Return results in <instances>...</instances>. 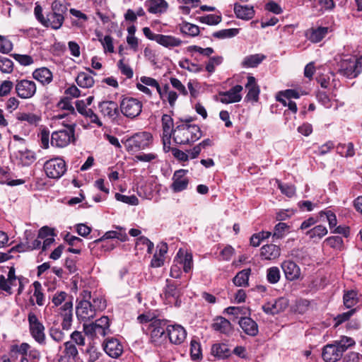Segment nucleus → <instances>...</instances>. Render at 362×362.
<instances>
[{
  "mask_svg": "<svg viewBox=\"0 0 362 362\" xmlns=\"http://www.w3.org/2000/svg\"><path fill=\"white\" fill-rule=\"evenodd\" d=\"M202 136V131L197 124H190L189 121L176 123L173 139L179 145L192 144Z\"/></svg>",
  "mask_w": 362,
  "mask_h": 362,
  "instance_id": "nucleus-1",
  "label": "nucleus"
},
{
  "mask_svg": "<svg viewBox=\"0 0 362 362\" xmlns=\"http://www.w3.org/2000/svg\"><path fill=\"white\" fill-rule=\"evenodd\" d=\"M354 344L355 341L352 338L342 337L340 340L325 345L322 349V357L325 362H337L348 348Z\"/></svg>",
  "mask_w": 362,
  "mask_h": 362,
  "instance_id": "nucleus-2",
  "label": "nucleus"
},
{
  "mask_svg": "<svg viewBox=\"0 0 362 362\" xmlns=\"http://www.w3.org/2000/svg\"><path fill=\"white\" fill-rule=\"evenodd\" d=\"M67 293L64 291H57L52 297V303L54 306L57 307L64 302V305L59 308V314L63 318L62 322V329L69 330L71 327L72 322V308L73 304L71 301H66Z\"/></svg>",
  "mask_w": 362,
  "mask_h": 362,
  "instance_id": "nucleus-3",
  "label": "nucleus"
},
{
  "mask_svg": "<svg viewBox=\"0 0 362 362\" xmlns=\"http://www.w3.org/2000/svg\"><path fill=\"white\" fill-rule=\"evenodd\" d=\"M65 128L54 131L51 135L50 143L52 146L57 148L66 147L71 143H74L75 139V122H71L69 124H64Z\"/></svg>",
  "mask_w": 362,
  "mask_h": 362,
  "instance_id": "nucleus-4",
  "label": "nucleus"
},
{
  "mask_svg": "<svg viewBox=\"0 0 362 362\" xmlns=\"http://www.w3.org/2000/svg\"><path fill=\"white\" fill-rule=\"evenodd\" d=\"M152 135L146 132H138L122 141L129 152H136L148 148L152 142Z\"/></svg>",
  "mask_w": 362,
  "mask_h": 362,
  "instance_id": "nucleus-5",
  "label": "nucleus"
},
{
  "mask_svg": "<svg viewBox=\"0 0 362 362\" xmlns=\"http://www.w3.org/2000/svg\"><path fill=\"white\" fill-rule=\"evenodd\" d=\"M167 327V320L164 319H156L149 324L151 341L156 346L161 344L166 339Z\"/></svg>",
  "mask_w": 362,
  "mask_h": 362,
  "instance_id": "nucleus-6",
  "label": "nucleus"
},
{
  "mask_svg": "<svg viewBox=\"0 0 362 362\" xmlns=\"http://www.w3.org/2000/svg\"><path fill=\"white\" fill-rule=\"evenodd\" d=\"M29 330L32 337L40 344H45V326L39 320L37 315L30 312L28 315Z\"/></svg>",
  "mask_w": 362,
  "mask_h": 362,
  "instance_id": "nucleus-7",
  "label": "nucleus"
},
{
  "mask_svg": "<svg viewBox=\"0 0 362 362\" xmlns=\"http://www.w3.org/2000/svg\"><path fill=\"white\" fill-rule=\"evenodd\" d=\"M119 109L125 117L133 119L141 114L142 103L136 98L127 97L122 100Z\"/></svg>",
  "mask_w": 362,
  "mask_h": 362,
  "instance_id": "nucleus-8",
  "label": "nucleus"
},
{
  "mask_svg": "<svg viewBox=\"0 0 362 362\" xmlns=\"http://www.w3.org/2000/svg\"><path fill=\"white\" fill-rule=\"evenodd\" d=\"M44 169L48 177L59 179L66 171V163L61 158H54L45 162Z\"/></svg>",
  "mask_w": 362,
  "mask_h": 362,
  "instance_id": "nucleus-9",
  "label": "nucleus"
},
{
  "mask_svg": "<svg viewBox=\"0 0 362 362\" xmlns=\"http://www.w3.org/2000/svg\"><path fill=\"white\" fill-rule=\"evenodd\" d=\"M361 71V63L355 58L343 59L339 64V74L349 78H356Z\"/></svg>",
  "mask_w": 362,
  "mask_h": 362,
  "instance_id": "nucleus-10",
  "label": "nucleus"
},
{
  "mask_svg": "<svg viewBox=\"0 0 362 362\" xmlns=\"http://www.w3.org/2000/svg\"><path fill=\"white\" fill-rule=\"evenodd\" d=\"M15 91L19 98L29 99L36 93V84L33 81L28 79L17 80L15 85Z\"/></svg>",
  "mask_w": 362,
  "mask_h": 362,
  "instance_id": "nucleus-11",
  "label": "nucleus"
},
{
  "mask_svg": "<svg viewBox=\"0 0 362 362\" xmlns=\"http://www.w3.org/2000/svg\"><path fill=\"white\" fill-rule=\"evenodd\" d=\"M76 313L78 319L83 322H87L95 317L91 302L86 299H82L78 303Z\"/></svg>",
  "mask_w": 362,
  "mask_h": 362,
  "instance_id": "nucleus-12",
  "label": "nucleus"
},
{
  "mask_svg": "<svg viewBox=\"0 0 362 362\" xmlns=\"http://www.w3.org/2000/svg\"><path fill=\"white\" fill-rule=\"evenodd\" d=\"M288 306V300L285 298L269 301L262 305L263 311L268 315H276L284 311Z\"/></svg>",
  "mask_w": 362,
  "mask_h": 362,
  "instance_id": "nucleus-13",
  "label": "nucleus"
},
{
  "mask_svg": "<svg viewBox=\"0 0 362 362\" xmlns=\"http://www.w3.org/2000/svg\"><path fill=\"white\" fill-rule=\"evenodd\" d=\"M100 112L111 121H115L119 115V106L116 102L105 100L98 104Z\"/></svg>",
  "mask_w": 362,
  "mask_h": 362,
  "instance_id": "nucleus-14",
  "label": "nucleus"
},
{
  "mask_svg": "<svg viewBox=\"0 0 362 362\" xmlns=\"http://www.w3.org/2000/svg\"><path fill=\"white\" fill-rule=\"evenodd\" d=\"M167 333L170 342L175 344H182L187 337L186 330L180 325H168Z\"/></svg>",
  "mask_w": 362,
  "mask_h": 362,
  "instance_id": "nucleus-15",
  "label": "nucleus"
},
{
  "mask_svg": "<svg viewBox=\"0 0 362 362\" xmlns=\"http://www.w3.org/2000/svg\"><path fill=\"white\" fill-rule=\"evenodd\" d=\"M243 89V88L242 86L236 85L228 91L219 93V95L221 97L220 101L225 104L233 103L240 101L242 99L240 93Z\"/></svg>",
  "mask_w": 362,
  "mask_h": 362,
  "instance_id": "nucleus-16",
  "label": "nucleus"
},
{
  "mask_svg": "<svg viewBox=\"0 0 362 362\" xmlns=\"http://www.w3.org/2000/svg\"><path fill=\"white\" fill-rule=\"evenodd\" d=\"M105 353L112 358H118L123 352V346L118 339L107 338L103 344Z\"/></svg>",
  "mask_w": 362,
  "mask_h": 362,
  "instance_id": "nucleus-17",
  "label": "nucleus"
},
{
  "mask_svg": "<svg viewBox=\"0 0 362 362\" xmlns=\"http://www.w3.org/2000/svg\"><path fill=\"white\" fill-rule=\"evenodd\" d=\"M163 128V143L165 148L166 142L170 144V139L174 135V123L173 118L166 114H164L161 118Z\"/></svg>",
  "mask_w": 362,
  "mask_h": 362,
  "instance_id": "nucleus-18",
  "label": "nucleus"
},
{
  "mask_svg": "<svg viewBox=\"0 0 362 362\" xmlns=\"http://www.w3.org/2000/svg\"><path fill=\"white\" fill-rule=\"evenodd\" d=\"M187 170H179L175 172L173 175V182L171 188L175 192H179L187 189L189 184V179L185 177Z\"/></svg>",
  "mask_w": 362,
  "mask_h": 362,
  "instance_id": "nucleus-19",
  "label": "nucleus"
},
{
  "mask_svg": "<svg viewBox=\"0 0 362 362\" xmlns=\"http://www.w3.org/2000/svg\"><path fill=\"white\" fill-rule=\"evenodd\" d=\"M281 268L284 272L286 279L288 281L297 280L300 276V269L294 262L286 260L282 262Z\"/></svg>",
  "mask_w": 362,
  "mask_h": 362,
  "instance_id": "nucleus-20",
  "label": "nucleus"
},
{
  "mask_svg": "<svg viewBox=\"0 0 362 362\" xmlns=\"http://www.w3.org/2000/svg\"><path fill=\"white\" fill-rule=\"evenodd\" d=\"M238 324L246 334L251 337H255L258 334V325L252 318L246 316L240 317Z\"/></svg>",
  "mask_w": 362,
  "mask_h": 362,
  "instance_id": "nucleus-21",
  "label": "nucleus"
},
{
  "mask_svg": "<svg viewBox=\"0 0 362 362\" xmlns=\"http://www.w3.org/2000/svg\"><path fill=\"white\" fill-rule=\"evenodd\" d=\"M280 254V247L274 244L263 245L260 249V257L262 259L273 260L278 258Z\"/></svg>",
  "mask_w": 362,
  "mask_h": 362,
  "instance_id": "nucleus-22",
  "label": "nucleus"
},
{
  "mask_svg": "<svg viewBox=\"0 0 362 362\" xmlns=\"http://www.w3.org/2000/svg\"><path fill=\"white\" fill-rule=\"evenodd\" d=\"M64 21V16L50 11L47 14L42 25L45 27H50L54 30H58L62 27Z\"/></svg>",
  "mask_w": 362,
  "mask_h": 362,
  "instance_id": "nucleus-23",
  "label": "nucleus"
},
{
  "mask_svg": "<svg viewBox=\"0 0 362 362\" xmlns=\"http://www.w3.org/2000/svg\"><path fill=\"white\" fill-rule=\"evenodd\" d=\"M245 88L248 89V93L245 97L246 100L257 102L259 98V88L256 83L255 77L252 76H247V83Z\"/></svg>",
  "mask_w": 362,
  "mask_h": 362,
  "instance_id": "nucleus-24",
  "label": "nucleus"
},
{
  "mask_svg": "<svg viewBox=\"0 0 362 362\" xmlns=\"http://www.w3.org/2000/svg\"><path fill=\"white\" fill-rule=\"evenodd\" d=\"M33 76L42 85L49 84L53 78L52 73L46 67L35 69L33 73Z\"/></svg>",
  "mask_w": 362,
  "mask_h": 362,
  "instance_id": "nucleus-25",
  "label": "nucleus"
},
{
  "mask_svg": "<svg viewBox=\"0 0 362 362\" xmlns=\"http://www.w3.org/2000/svg\"><path fill=\"white\" fill-rule=\"evenodd\" d=\"M234 12L237 18L246 21L252 19L255 15L252 6H243L238 3L234 4Z\"/></svg>",
  "mask_w": 362,
  "mask_h": 362,
  "instance_id": "nucleus-26",
  "label": "nucleus"
},
{
  "mask_svg": "<svg viewBox=\"0 0 362 362\" xmlns=\"http://www.w3.org/2000/svg\"><path fill=\"white\" fill-rule=\"evenodd\" d=\"M145 6L151 13H162L168 8V3L165 0H149L146 1Z\"/></svg>",
  "mask_w": 362,
  "mask_h": 362,
  "instance_id": "nucleus-27",
  "label": "nucleus"
},
{
  "mask_svg": "<svg viewBox=\"0 0 362 362\" xmlns=\"http://www.w3.org/2000/svg\"><path fill=\"white\" fill-rule=\"evenodd\" d=\"M140 81L146 86L155 88L161 100H164V93L168 92V89L170 88L169 86L167 84H165L163 88H161L156 79L148 76L141 77Z\"/></svg>",
  "mask_w": 362,
  "mask_h": 362,
  "instance_id": "nucleus-28",
  "label": "nucleus"
},
{
  "mask_svg": "<svg viewBox=\"0 0 362 362\" xmlns=\"http://www.w3.org/2000/svg\"><path fill=\"white\" fill-rule=\"evenodd\" d=\"M157 43L165 47L170 49L180 46L182 41L180 38L175 37L173 35L160 34Z\"/></svg>",
  "mask_w": 362,
  "mask_h": 362,
  "instance_id": "nucleus-29",
  "label": "nucleus"
},
{
  "mask_svg": "<svg viewBox=\"0 0 362 362\" xmlns=\"http://www.w3.org/2000/svg\"><path fill=\"white\" fill-rule=\"evenodd\" d=\"M327 229L323 225H317L305 231V234L313 241H318L327 234Z\"/></svg>",
  "mask_w": 362,
  "mask_h": 362,
  "instance_id": "nucleus-30",
  "label": "nucleus"
},
{
  "mask_svg": "<svg viewBox=\"0 0 362 362\" xmlns=\"http://www.w3.org/2000/svg\"><path fill=\"white\" fill-rule=\"evenodd\" d=\"M266 58L262 54H251L245 57L241 63L244 68H254L257 66Z\"/></svg>",
  "mask_w": 362,
  "mask_h": 362,
  "instance_id": "nucleus-31",
  "label": "nucleus"
},
{
  "mask_svg": "<svg viewBox=\"0 0 362 362\" xmlns=\"http://www.w3.org/2000/svg\"><path fill=\"white\" fill-rule=\"evenodd\" d=\"M166 283L167 284L165 291V297L168 299L173 298V300L177 303L181 295L180 290L177 288V285L170 280L167 279Z\"/></svg>",
  "mask_w": 362,
  "mask_h": 362,
  "instance_id": "nucleus-32",
  "label": "nucleus"
},
{
  "mask_svg": "<svg viewBox=\"0 0 362 362\" xmlns=\"http://www.w3.org/2000/svg\"><path fill=\"white\" fill-rule=\"evenodd\" d=\"M329 32L327 27H318L317 28H312L310 30L308 39L314 43L320 42Z\"/></svg>",
  "mask_w": 362,
  "mask_h": 362,
  "instance_id": "nucleus-33",
  "label": "nucleus"
},
{
  "mask_svg": "<svg viewBox=\"0 0 362 362\" xmlns=\"http://www.w3.org/2000/svg\"><path fill=\"white\" fill-rule=\"evenodd\" d=\"M212 328L221 333H228L231 330V324L229 320L223 317H218L212 324Z\"/></svg>",
  "mask_w": 362,
  "mask_h": 362,
  "instance_id": "nucleus-34",
  "label": "nucleus"
},
{
  "mask_svg": "<svg viewBox=\"0 0 362 362\" xmlns=\"http://www.w3.org/2000/svg\"><path fill=\"white\" fill-rule=\"evenodd\" d=\"M250 274L251 269L250 268L239 272L233 279V284L240 287L248 286V281Z\"/></svg>",
  "mask_w": 362,
  "mask_h": 362,
  "instance_id": "nucleus-35",
  "label": "nucleus"
},
{
  "mask_svg": "<svg viewBox=\"0 0 362 362\" xmlns=\"http://www.w3.org/2000/svg\"><path fill=\"white\" fill-rule=\"evenodd\" d=\"M178 28L182 34L191 37L197 36L200 32L199 26L188 22H182L179 24Z\"/></svg>",
  "mask_w": 362,
  "mask_h": 362,
  "instance_id": "nucleus-36",
  "label": "nucleus"
},
{
  "mask_svg": "<svg viewBox=\"0 0 362 362\" xmlns=\"http://www.w3.org/2000/svg\"><path fill=\"white\" fill-rule=\"evenodd\" d=\"M76 81L80 87L84 88H90L94 84L93 76L85 72L79 73L76 77Z\"/></svg>",
  "mask_w": 362,
  "mask_h": 362,
  "instance_id": "nucleus-37",
  "label": "nucleus"
},
{
  "mask_svg": "<svg viewBox=\"0 0 362 362\" xmlns=\"http://www.w3.org/2000/svg\"><path fill=\"white\" fill-rule=\"evenodd\" d=\"M17 119L21 122H27L30 125H37L41 120V117L34 113L21 112L17 115Z\"/></svg>",
  "mask_w": 362,
  "mask_h": 362,
  "instance_id": "nucleus-38",
  "label": "nucleus"
},
{
  "mask_svg": "<svg viewBox=\"0 0 362 362\" xmlns=\"http://www.w3.org/2000/svg\"><path fill=\"white\" fill-rule=\"evenodd\" d=\"M211 351L214 356L221 358H228L230 355V351L225 344H214L212 346Z\"/></svg>",
  "mask_w": 362,
  "mask_h": 362,
  "instance_id": "nucleus-39",
  "label": "nucleus"
},
{
  "mask_svg": "<svg viewBox=\"0 0 362 362\" xmlns=\"http://www.w3.org/2000/svg\"><path fill=\"white\" fill-rule=\"evenodd\" d=\"M289 226H288L286 223L280 222L277 223L274 230V233L272 234L273 241L275 240H279L283 238L286 233L288 232Z\"/></svg>",
  "mask_w": 362,
  "mask_h": 362,
  "instance_id": "nucleus-40",
  "label": "nucleus"
},
{
  "mask_svg": "<svg viewBox=\"0 0 362 362\" xmlns=\"http://www.w3.org/2000/svg\"><path fill=\"white\" fill-rule=\"evenodd\" d=\"M19 159L23 165L28 166L32 164L36 159L34 152L30 150L19 151Z\"/></svg>",
  "mask_w": 362,
  "mask_h": 362,
  "instance_id": "nucleus-41",
  "label": "nucleus"
},
{
  "mask_svg": "<svg viewBox=\"0 0 362 362\" xmlns=\"http://www.w3.org/2000/svg\"><path fill=\"white\" fill-rule=\"evenodd\" d=\"M174 262H177L181 267H182L186 273L189 272L193 266L192 255L190 253H186L183 258L175 259Z\"/></svg>",
  "mask_w": 362,
  "mask_h": 362,
  "instance_id": "nucleus-42",
  "label": "nucleus"
},
{
  "mask_svg": "<svg viewBox=\"0 0 362 362\" xmlns=\"http://www.w3.org/2000/svg\"><path fill=\"white\" fill-rule=\"evenodd\" d=\"M344 304L347 308L354 307L358 303L357 293L355 291H349L344 295Z\"/></svg>",
  "mask_w": 362,
  "mask_h": 362,
  "instance_id": "nucleus-43",
  "label": "nucleus"
},
{
  "mask_svg": "<svg viewBox=\"0 0 362 362\" xmlns=\"http://www.w3.org/2000/svg\"><path fill=\"white\" fill-rule=\"evenodd\" d=\"M239 33L238 28L223 29L213 33V36L218 39L230 38Z\"/></svg>",
  "mask_w": 362,
  "mask_h": 362,
  "instance_id": "nucleus-44",
  "label": "nucleus"
},
{
  "mask_svg": "<svg viewBox=\"0 0 362 362\" xmlns=\"http://www.w3.org/2000/svg\"><path fill=\"white\" fill-rule=\"evenodd\" d=\"M337 151L338 153L346 157H352L355 154L354 144L351 142L347 144H339Z\"/></svg>",
  "mask_w": 362,
  "mask_h": 362,
  "instance_id": "nucleus-45",
  "label": "nucleus"
},
{
  "mask_svg": "<svg viewBox=\"0 0 362 362\" xmlns=\"http://www.w3.org/2000/svg\"><path fill=\"white\" fill-rule=\"evenodd\" d=\"M335 250H341L343 248V239L339 236H331L326 238L323 243Z\"/></svg>",
  "mask_w": 362,
  "mask_h": 362,
  "instance_id": "nucleus-46",
  "label": "nucleus"
},
{
  "mask_svg": "<svg viewBox=\"0 0 362 362\" xmlns=\"http://www.w3.org/2000/svg\"><path fill=\"white\" fill-rule=\"evenodd\" d=\"M179 66L184 69H187L189 71L194 73H198L203 70L201 65L192 63L187 59L180 61Z\"/></svg>",
  "mask_w": 362,
  "mask_h": 362,
  "instance_id": "nucleus-47",
  "label": "nucleus"
},
{
  "mask_svg": "<svg viewBox=\"0 0 362 362\" xmlns=\"http://www.w3.org/2000/svg\"><path fill=\"white\" fill-rule=\"evenodd\" d=\"M64 351L63 356L75 359L78 356V352L73 341H66L64 344Z\"/></svg>",
  "mask_w": 362,
  "mask_h": 362,
  "instance_id": "nucleus-48",
  "label": "nucleus"
},
{
  "mask_svg": "<svg viewBox=\"0 0 362 362\" xmlns=\"http://www.w3.org/2000/svg\"><path fill=\"white\" fill-rule=\"evenodd\" d=\"M190 355L193 361H199L202 358L201 345L199 343L194 340L191 341Z\"/></svg>",
  "mask_w": 362,
  "mask_h": 362,
  "instance_id": "nucleus-49",
  "label": "nucleus"
},
{
  "mask_svg": "<svg viewBox=\"0 0 362 362\" xmlns=\"http://www.w3.org/2000/svg\"><path fill=\"white\" fill-rule=\"evenodd\" d=\"M319 216L322 217L323 216H326L327 221L329 223V227L331 230L334 229L337 224V216L331 210H325L321 211L319 212Z\"/></svg>",
  "mask_w": 362,
  "mask_h": 362,
  "instance_id": "nucleus-50",
  "label": "nucleus"
},
{
  "mask_svg": "<svg viewBox=\"0 0 362 362\" xmlns=\"http://www.w3.org/2000/svg\"><path fill=\"white\" fill-rule=\"evenodd\" d=\"M267 279L272 284H276L280 279V270L276 267H272L267 269Z\"/></svg>",
  "mask_w": 362,
  "mask_h": 362,
  "instance_id": "nucleus-51",
  "label": "nucleus"
},
{
  "mask_svg": "<svg viewBox=\"0 0 362 362\" xmlns=\"http://www.w3.org/2000/svg\"><path fill=\"white\" fill-rule=\"evenodd\" d=\"M115 199L117 201L122 202L123 203L132 205V206H136L139 204V199L135 195L132 196H127L124 195L119 193L115 194Z\"/></svg>",
  "mask_w": 362,
  "mask_h": 362,
  "instance_id": "nucleus-52",
  "label": "nucleus"
},
{
  "mask_svg": "<svg viewBox=\"0 0 362 362\" xmlns=\"http://www.w3.org/2000/svg\"><path fill=\"white\" fill-rule=\"evenodd\" d=\"M223 57L221 56H216L210 57L206 64V70L211 74L215 71V67L220 65L223 62Z\"/></svg>",
  "mask_w": 362,
  "mask_h": 362,
  "instance_id": "nucleus-53",
  "label": "nucleus"
},
{
  "mask_svg": "<svg viewBox=\"0 0 362 362\" xmlns=\"http://www.w3.org/2000/svg\"><path fill=\"white\" fill-rule=\"evenodd\" d=\"M58 107L62 110H69L70 112L66 115L69 116L70 118L76 116L74 107H73L71 103L68 98L62 99L58 103Z\"/></svg>",
  "mask_w": 362,
  "mask_h": 362,
  "instance_id": "nucleus-54",
  "label": "nucleus"
},
{
  "mask_svg": "<svg viewBox=\"0 0 362 362\" xmlns=\"http://www.w3.org/2000/svg\"><path fill=\"white\" fill-rule=\"evenodd\" d=\"M13 62L8 58L0 56V71L2 73L10 74L13 71Z\"/></svg>",
  "mask_w": 362,
  "mask_h": 362,
  "instance_id": "nucleus-55",
  "label": "nucleus"
},
{
  "mask_svg": "<svg viewBox=\"0 0 362 362\" xmlns=\"http://www.w3.org/2000/svg\"><path fill=\"white\" fill-rule=\"evenodd\" d=\"M222 20L221 16L214 14H209L199 18V21L210 25H215L218 24Z\"/></svg>",
  "mask_w": 362,
  "mask_h": 362,
  "instance_id": "nucleus-56",
  "label": "nucleus"
},
{
  "mask_svg": "<svg viewBox=\"0 0 362 362\" xmlns=\"http://www.w3.org/2000/svg\"><path fill=\"white\" fill-rule=\"evenodd\" d=\"M13 49V43L5 36L0 35V52L8 54Z\"/></svg>",
  "mask_w": 362,
  "mask_h": 362,
  "instance_id": "nucleus-57",
  "label": "nucleus"
},
{
  "mask_svg": "<svg viewBox=\"0 0 362 362\" xmlns=\"http://www.w3.org/2000/svg\"><path fill=\"white\" fill-rule=\"evenodd\" d=\"M226 312L234 316L238 317L239 315H247L250 314V310L245 307H228L226 309Z\"/></svg>",
  "mask_w": 362,
  "mask_h": 362,
  "instance_id": "nucleus-58",
  "label": "nucleus"
},
{
  "mask_svg": "<svg viewBox=\"0 0 362 362\" xmlns=\"http://www.w3.org/2000/svg\"><path fill=\"white\" fill-rule=\"evenodd\" d=\"M33 286L35 288L33 296L36 298V303L38 305L41 306L44 304V294L41 291V284L38 281H35L33 283Z\"/></svg>",
  "mask_w": 362,
  "mask_h": 362,
  "instance_id": "nucleus-59",
  "label": "nucleus"
},
{
  "mask_svg": "<svg viewBox=\"0 0 362 362\" xmlns=\"http://www.w3.org/2000/svg\"><path fill=\"white\" fill-rule=\"evenodd\" d=\"M91 306L95 314L96 315L97 312L102 311L106 308V302L101 297H95L93 298Z\"/></svg>",
  "mask_w": 362,
  "mask_h": 362,
  "instance_id": "nucleus-60",
  "label": "nucleus"
},
{
  "mask_svg": "<svg viewBox=\"0 0 362 362\" xmlns=\"http://www.w3.org/2000/svg\"><path fill=\"white\" fill-rule=\"evenodd\" d=\"M278 187L280 189L281 193L288 197H293L296 193V187L293 185L278 182Z\"/></svg>",
  "mask_w": 362,
  "mask_h": 362,
  "instance_id": "nucleus-61",
  "label": "nucleus"
},
{
  "mask_svg": "<svg viewBox=\"0 0 362 362\" xmlns=\"http://www.w3.org/2000/svg\"><path fill=\"white\" fill-rule=\"evenodd\" d=\"M117 66L121 73L126 76L127 78L133 77L134 72L132 69L129 65L124 64L123 59H120L118 62Z\"/></svg>",
  "mask_w": 362,
  "mask_h": 362,
  "instance_id": "nucleus-62",
  "label": "nucleus"
},
{
  "mask_svg": "<svg viewBox=\"0 0 362 362\" xmlns=\"http://www.w3.org/2000/svg\"><path fill=\"white\" fill-rule=\"evenodd\" d=\"M50 337L57 342H60L65 337L64 333L57 327H51L49 331Z\"/></svg>",
  "mask_w": 362,
  "mask_h": 362,
  "instance_id": "nucleus-63",
  "label": "nucleus"
},
{
  "mask_svg": "<svg viewBox=\"0 0 362 362\" xmlns=\"http://www.w3.org/2000/svg\"><path fill=\"white\" fill-rule=\"evenodd\" d=\"M86 356L87 362H95L100 358L102 354L95 347H90L87 350Z\"/></svg>",
  "mask_w": 362,
  "mask_h": 362,
  "instance_id": "nucleus-64",
  "label": "nucleus"
}]
</instances>
